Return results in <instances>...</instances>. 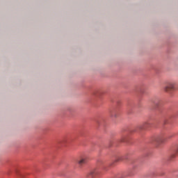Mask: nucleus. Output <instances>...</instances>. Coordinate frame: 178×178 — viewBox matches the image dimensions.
I'll use <instances>...</instances> for the list:
<instances>
[{
	"mask_svg": "<svg viewBox=\"0 0 178 178\" xmlns=\"http://www.w3.org/2000/svg\"><path fill=\"white\" fill-rule=\"evenodd\" d=\"M173 137L172 134L168 135L165 138H163L162 136H158L154 137V141L156 147H159L161 144H163L167 140H170Z\"/></svg>",
	"mask_w": 178,
	"mask_h": 178,
	"instance_id": "nucleus-1",
	"label": "nucleus"
},
{
	"mask_svg": "<svg viewBox=\"0 0 178 178\" xmlns=\"http://www.w3.org/2000/svg\"><path fill=\"white\" fill-rule=\"evenodd\" d=\"M105 170V168H103L102 169L96 168L95 170H91L90 172V177L91 178L98 177V176H99V175H101V173H102V170Z\"/></svg>",
	"mask_w": 178,
	"mask_h": 178,
	"instance_id": "nucleus-2",
	"label": "nucleus"
},
{
	"mask_svg": "<svg viewBox=\"0 0 178 178\" xmlns=\"http://www.w3.org/2000/svg\"><path fill=\"white\" fill-rule=\"evenodd\" d=\"M175 87H176V82H175V81L169 82L168 83V86L164 87V91L168 92V91L175 90Z\"/></svg>",
	"mask_w": 178,
	"mask_h": 178,
	"instance_id": "nucleus-3",
	"label": "nucleus"
},
{
	"mask_svg": "<svg viewBox=\"0 0 178 178\" xmlns=\"http://www.w3.org/2000/svg\"><path fill=\"white\" fill-rule=\"evenodd\" d=\"M79 166H83L85 163H87V157H81L79 160L76 161Z\"/></svg>",
	"mask_w": 178,
	"mask_h": 178,
	"instance_id": "nucleus-4",
	"label": "nucleus"
},
{
	"mask_svg": "<svg viewBox=\"0 0 178 178\" xmlns=\"http://www.w3.org/2000/svg\"><path fill=\"white\" fill-rule=\"evenodd\" d=\"M149 122L147 121L144 122L142 126H140V129L141 130H145V129H148L149 127Z\"/></svg>",
	"mask_w": 178,
	"mask_h": 178,
	"instance_id": "nucleus-5",
	"label": "nucleus"
},
{
	"mask_svg": "<svg viewBox=\"0 0 178 178\" xmlns=\"http://www.w3.org/2000/svg\"><path fill=\"white\" fill-rule=\"evenodd\" d=\"M116 162H120V161H123V157L121 156H118L116 159H115Z\"/></svg>",
	"mask_w": 178,
	"mask_h": 178,
	"instance_id": "nucleus-6",
	"label": "nucleus"
},
{
	"mask_svg": "<svg viewBox=\"0 0 178 178\" xmlns=\"http://www.w3.org/2000/svg\"><path fill=\"white\" fill-rule=\"evenodd\" d=\"M121 143H126V136H123L121 139H120Z\"/></svg>",
	"mask_w": 178,
	"mask_h": 178,
	"instance_id": "nucleus-7",
	"label": "nucleus"
},
{
	"mask_svg": "<svg viewBox=\"0 0 178 178\" xmlns=\"http://www.w3.org/2000/svg\"><path fill=\"white\" fill-rule=\"evenodd\" d=\"M112 116H113L114 118H117L118 117V115H116L115 113H113Z\"/></svg>",
	"mask_w": 178,
	"mask_h": 178,
	"instance_id": "nucleus-8",
	"label": "nucleus"
},
{
	"mask_svg": "<svg viewBox=\"0 0 178 178\" xmlns=\"http://www.w3.org/2000/svg\"><path fill=\"white\" fill-rule=\"evenodd\" d=\"M155 105H158V103H155Z\"/></svg>",
	"mask_w": 178,
	"mask_h": 178,
	"instance_id": "nucleus-9",
	"label": "nucleus"
}]
</instances>
